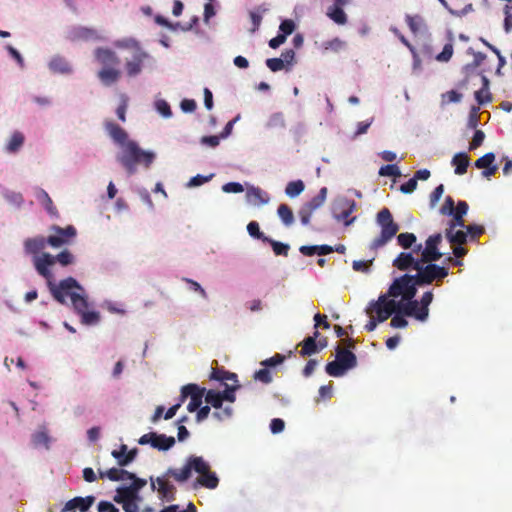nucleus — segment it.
<instances>
[{"label": "nucleus", "instance_id": "obj_38", "mask_svg": "<svg viewBox=\"0 0 512 512\" xmlns=\"http://www.w3.org/2000/svg\"><path fill=\"white\" fill-rule=\"evenodd\" d=\"M483 87L475 92V99L479 104H484L491 101V95L488 91L489 80L483 76Z\"/></svg>", "mask_w": 512, "mask_h": 512}, {"label": "nucleus", "instance_id": "obj_40", "mask_svg": "<svg viewBox=\"0 0 512 512\" xmlns=\"http://www.w3.org/2000/svg\"><path fill=\"white\" fill-rule=\"evenodd\" d=\"M327 188L326 187H322L319 191V193L313 197L309 202H307L305 205L307 207H309L310 209H312L313 211L316 210L317 208L321 207L325 200H326V197H327Z\"/></svg>", "mask_w": 512, "mask_h": 512}, {"label": "nucleus", "instance_id": "obj_30", "mask_svg": "<svg viewBox=\"0 0 512 512\" xmlns=\"http://www.w3.org/2000/svg\"><path fill=\"white\" fill-rule=\"evenodd\" d=\"M25 137L20 131H15L11 135L7 145L6 151L9 153H16L24 144Z\"/></svg>", "mask_w": 512, "mask_h": 512}, {"label": "nucleus", "instance_id": "obj_2", "mask_svg": "<svg viewBox=\"0 0 512 512\" xmlns=\"http://www.w3.org/2000/svg\"><path fill=\"white\" fill-rule=\"evenodd\" d=\"M413 275L404 274L396 278L386 293L381 294L376 303L379 319H389L400 301L410 300L416 296L417 284Z\"/></svg>", "mask_w": 512, "mask_h": 512}, {"label": "nucleus", "instance_id": "obj_29", "mask_svg": "<svg viewBox=\"0 0 512 512\" xmlns=\"http://www.w3.org/2000/svg\"><path fill=\"white\" fill-rule=\"evenodd\" d=\"M126 480H131L132 483L129 486H121L117 489L134 496H140V490L147 484L146 479L139 478L135 474L133 478H126Z\"/></svg>", "mask_w": 512, "mask_h": 512}, {"label": "nucleus", "instance_id": "obj_61", "mask_svg": "<svg viewBox=\"0 0 512 512\" xmlns=\"http://www.w3.org/2000/svg\"><path fill=\"white\" fill-rule=\"evenodd\" d=\"M279 30L281 31V35H285V38H287V36L292 34L295 30V23L290 19H286L281 22Z\"/></svg>", "mask_w": 512, "mask_h": 512}, {"label": "nucleus", "instance_id": "obj_48", "mask_svg": "<svg viewBox=\"0 0 512 512\" xmlns=\"http://www.w3.org/2000/svg\"><path fill=\"white\" fill-rule=\"evenodd\" d=\"M406 23L412 33L416 34L419 32L423 25V20L420 16L406 15Z\"/></svg>", "mask_w": 512, "mask_h": 512}, {"label": "nucleus", "instance_id": "obj_24", "mask_svg": "<svg viewBox=\"0 0 512 512\" xmlns=\"http://www.w3.org/2000/svg\"><path fill=\"white\" fill-rule=\"evenodd\" d=\"M99 477L101 479L108 478L111 481L126 480V478H133L134 473L124 469L110 468L107 471H99Z\"/></svg>", "mask_w": 512, "mask_h": 512}, {"label": "nucleus", "instance_id": "obj_11", "mask_svg": "<svg viewBox=\"0 0 512 512\" xmlns=\"http://www.w3.org/2000/svg\"><path fill=\"white\" fill-rule=\"evenodd\" d=\"M138 443L140 445L150 444L153 448L159 451H167L175 445V438L166 436L165 434H157L156 432H149L142 435Z\"/></svg>", "mask_w": 512, "mask_h": 512}, {"label": "nucleus", "instance_id": "obj_62", "mask_svg": "<svg viewBox=\"0 0 512 512\" xmlns=\"http://www.w3.org/2000/svg\"><path fill=\"white\" fill-rule=\"evenodd\" d=\"M371 264H372V260H368V261L355 260L352 263V267L357 272L367 273L370 270Z\"/></svg>", "mask_w": 512, "mask_h": 512}, {"label": "nucleus", "instance_id": "obj_9", "mask_svg": "<svg viewBox=\"0 0 512 512\" xmlns=\"http://www.w3.org/2000/svg\"><path fill=\"white\" fill-rule=\"evenodd\" d=\"M152 491H156L161 501L172 502L176 499V487L165 476L150 477Z\"/></svg>", "mask_w": 512, "mask_h": 512}, {"label": "nucleus", "instance_id": "obj_60", "mask_svg": "<svg viewBox=\"0 0 512 512\" xmlns=\"http://www.w3.org/2000/svg\"><path fill=\"white\" fill-rule=\"evenodd\" d=\"M504 14V30L506 33H509L512 30V5H505Z\"/></svg>", "mask_w": 512, "mask_h": 512}, {"label": "nucleus", "instance_id": "obj_17", "mask_svg": "<svg viewBox=\"0 0 512 512\" xmlns=\"http://www.w3.org/2000/svg\"><path fill=\"white\" fill-rule=\"evenodd\" d=\"M149 57L148 53L143 49H137L133 52V57L128 60L125 64L126 72L128 76L134 77L141 73L143 62Z\"/></svg>", "mask_w": 512, "mask_h": 512}, {"label": "nucleus", "instance_id": "obj_19", "mask_svg": "<svg viewBox=\"0 0 512 512\" xmlns=\"http://www.w3.org/2000/svg\"><path fill=\"white\" fill-rule=\"evenodd\" d=\"M395 310L402 312L407 317H413L416 320L422 322L426 321L428 318L419 316L422 313L420 311V303L418 300H415L414 298L410 300L400 301L399 305L396 307Z\"/></svg>", "mask_w": 512, "mask_h": 512}, {"label": "nucleus", "instance_id": "obj_42", "mask_svg": "<svg viewBox=\"0 0 512 512\" xmlns=\"http://www.w3.org/2000/svg\"><path fill=\"white\" fill-rule=\"evenodd\" d=\"M305 185L302 180L291 181L287 184L285 193L289 197H296L303 192Z\"/></svg>", "mask_w": 512, "mask_h": 512}, {"label": "nucleus", "instance_id": "obj_27", "mask_svg": "<svg viewBox=\"0 0 512 512\" xmlns=\"http://www.w3.org/2000/svg\"><path fill=\"white\" fill-rule=\"evenodd\" d=\"M49 69L53 73L60 74H70L72 72L69 62L61 56H55L50 60Z\"/></svg>", "mask_w": 512, "mask_h": 512}, {"label": "nucleus", "instance_id": "obj_45", "mask_svg": "<svg viewBox=\"0 0 512 512\" xmlns=\"http://www.w3.org/2000/svg\"><path fill=\"white\" fill-rule=\"evenodd\" d=\"M247 231H248L249 235L253 238H256L263 242H266V240H269V237L265 236L264 233L260 231L259 224L256 221H251L248 223Z\"/></svg>", "mask_w": 512, "mask_h": 512}, {"label": "nucleus", "instance_id": "obj_23", "mask_svg": "<svg viewBox=\"0 0 512 512\" xmlns=\"http://www.w3.org/2000/svg\"><path fill=\"white\" fill-rule=\"evenodd\" d=\"M95 497L92 495L86 497H75L67 502L68 510H78L80 512H86L93 505Z\"/></svg>", "mask_w": 512, "mask_h": 512}, {"label": "nucleus", "instance_id": "obj_46", "mask_svg": "<svg viewBox=\"0 0 512 512\" xmlns=\"http://www.w3.org/2000/svg\"><path fill=\"white\" fill-rule=\"evenodd\" d=\"M32 442L34 446H44L46 448L49 447L50 438L45 430L37 431L32 436Z\"/></svg>", "mask_w": 512, "mask_h": 512}, {"label": "nucleus", "instance_id": "obj_33", "mask_svg": "<svg viewBox=\"0 0 512 512\" xmlns=\"http://www.w3.org/2000/svg\"><path fill=\"white\" fill-rule=\"evenodd\" d=\"M300 355L302 357L311 356L319 351L318 344L314 337H306L301 343Z\"/></svg>", "mask_w": 512, "mask_h": 512}, {"label": "nucleus", "instance_id": "obj_63", "mask_svg": "<svg viewBox=\"0 0 512 512\" xmlns=\"http://www.w3.org/2000/svg\"><path fill=\"white\" fill-rule=\"evenodd\" d=\"M455 202L451 196L445 198V202L442 205L440 212L443 215H452L454 213Z\"/></svg>", "mask_w": 512, "mask_h": 512}, {"label": "nucleus", "instance_id": "obj_31", "mask_svg": "<svg viewBox=\"0 0 512 512\" xmlns=\"http://www.w3.org/2000/svg\"><path fill=\"white\" fill-rule=\"evenodd\" d=\"M445 236L453 245H464L468 240V235L463 230H446Z\"/></svg>", "mask_w": 512, "mask_h": 512}, {"label": "nucleus", "instance_id": "obj_5", "mask_svg": "<svg viewBox=\"0 0 512 512\" xmlns=\"http://www.w3.org/2000/svg\"><path fill=\"white\" fill-rule=\"evenodd\" d=\"M74 257L68 250H63L56 256L49 253H42L41 256H36L33 259V264L39 275L47 279L48 283H53L52 273L49 267L53 266L56 262H59L62 266H67L73 263Z\"/></svg>", "mask_w": 512, "mask_h": 512}, {"label": "nucleus", "instance_id": "obj_52", "mask_svg": "<svg viewBox=\"0 0 512 512\" xmlns=\"http://www.w3.org/2000/svg\"><path fill=\"white\" fill-rule=\"evenodd\" d=\"M453 55V44L452 40L445 44L441 53H439L435 58L439 62H448Z\"/></svg>", "mask_w": 512, "mask_h": 512}, {"label": "nucleus", "instance_id": "obj_1", "mask_svg": "<svg viewBox=\"0 0 512 512\" xmlns=\"http://www.w3.org/2000/svg\"><path fill=\"white\" fill-rule=\"evenodd\" d=\"M49 290L53 298L60 304H66L69 298L74 310L81 316L85 325H95L100 320L96 311H88V300L84 288L73 277L61 280L58 284L49 282Z\"/></svg>", "mask_w": 512, "mask_h": 512}, {"label": "nucleus", "instance_id": "obj_16", "mask_svg": "<svg viewBox=\"0 0 512 512\" xmlns=\"http://www.w3.org/2000/svg\"><path fill=\"white\" fill-rule=\"evenodd\" d=\"M420 264H424L422 259H416L413 252H401L394 260L393 266L400 271H406L410 268L417 271Z\"/></svg>", "mask_w": 512, "mask_h": 512}, {"label": "nucleus", "instance_id": "obj_22", "mask_svg": "<svg viewBox=\"0 0 512 512\" xmlns=\"http://www.w3.org/2000/svg\"><path fill=\"white\" fill-rule=\"evenodd\" d=\"M97 76L103 85L110 86L120 79L121 71L117 67H106L102 68Z\"/></svg>", "mask_w": 512, "mask_h": 512}, {"label": "nucleus", "instance_id": "obj_28", "mask_svg": "<svg viewBox=\"0 0 512 512\" xmlns=\"http://www.w3.org/2000/svg\"><path fill=\"white\" fill-rule=\"evenodd\" d=\"M470 158L465 152H460L454 155L451 164L455 167V174L463 175L467 172Z\"/></svg>", "mask_w": 512, "mask_h": 512}, {"label": "nucleus", "instance_id": "obj_56", "mask_svg": "<svg viewBox=\"0 0 512 512\" xmlns=\"http://www.w3.org/2000/svg\"><path fill=\"white\" fill-rule=\"evenodd\" d=\"M128 107V97L126 95H121V102L116 109L117 117L122 121H126V110Z\"/></svg>", "mask_w": 512, "mask_h": 512}, {"label": "nucleus", "instance_id": "obj_39", "mask_svg": "<svg viewBox=\"0 0 512 512\" xmlns=\"http://www.w3.org/2000/svg\"><path fill=\"white\" fill-rule=\"evenodd\" d=\"M285 126V118L282 112L273 113L266 123V127L269 129H283Z\"/></svg>", "mask_w": 512, "mask_h": 512}, {"label": "nucleus", "instance_id": "obj_55", "mask_svg": "<svg viewBox=\"0 0 512 512\" xmlns=\"http://www.w3.org/2000/svg\"><path fill=\"white\" fill-rule=\"evenodd\" d=\"M225 390L223 392H220L221 397L223 398V401H229L234 402L235 397V391L239 388L238 385H232L229 386L228 384H225Z\"/></svg>", "mask_w": 512, "mask_h": 512}, {"label": "nucleus", "instance_id": "obj_58", "mask_svg": "<svg viewBox=\"0 0 512 512\" xmlns=\"http://www.w3.org/2000/svg\"><path fill=\"white\" fill-rule=\"evenodd\" d=\"M485 139V134L482 130H476L474 133V136L472 138V141L469 144V150H475L478 147H480Z\"/></svg>", "mask_w": 512, "mask_h": 512}, {"label": "nucleus", "instance_id": "obj_10", "mask_svg": "<svg viewBox=\"0 0 512 512\" xmlns=\"http://www.w3.org/2000/svg\"><path fill=\"white\" fill-rule=\"evenodd\" d=\"M205 392L206 389L199 387L197 384H187L181 389V402L183 403L187 397H190L187 410L189 412H195L201 406Z\"/></svg>", "mask_w": 512, "mask_h": 512}, {"label": "nucleus", "instance_id": "obj_25", "mask_svg": "<svg viewBox=\"0 0 512 512\" xmlns=\"http://www.w3.org/2000/svg\"><path fill=\"white\" fill-rule=\"evenodd\" d=\"M299 251L304 256H314V255H327L334 251V248L329 245H303L299 248Z\"/></svg>", "mask_w": 512, "mask_h": 512}, {"label": "nucleus", "instance_id": "obj_43", "mask_svg": "<svg viewBox=\"0 0 512 512\" xmlns=\"http://www.w3.org/2000/svg\"><path fill=\"white\" fill-rule=\"evenodd\" d=\"M417 238L414 233L405 232L397 236V243L404 249H409L416 242Z\"/></svg>", "mask_w": 512, "mask_h": 512}, {"label": "nucleus", "instance_id": "obj_7", "mask_svg": "<svg viewBox=\"0 0 512 512\" xmlns=\"http://www.w3.org/2000/svg\"><path fill=\"white\" fill-rule=\"evenodd\" d=\"M204 468L203 457L191 455L187 458L185 465L182 468H168L163 475L169 480L172 478L176 482H186L192 474V471L202 472Z\"/></svg>", "mask_w": 512, "mask_h": 512}, {"label": "nucleus", "instance_id": "obj_13", "mask_svg": "<svg viewBox=\"0 0 512 512\" xmlns=\"http://www.w3.org/2000/svg\"><path fill=\"white\" fill-rule=\"evenodd\" d=\"M441 241L442 235L440 233L427 238L425 247L421 252V259L424 264L438 261L442 257V253L438 250V245Z\"/></svg>", "mask_w": 512, "mask_h": 512}, {"label": "nucleus", "instance_id": "obj_18", "mask_svg": "<svg viewBox=\"0 0 512 512\" xmlns=\"http://www.w3.org/2000/svg\"><path fill=\"white\" fill-rule=\"evenodd\" d=\"M94 56L97 62L102 65V68L118 67L120 63L117 54L108 48H97L94 51Z\"/></svg>", "mask_w": 512, "mask_h": 512}, {"label": "nucleus", "instance_id": "obj_36", "mask_svg": "<svg viewBox=\"0 0 512 512\" xmlns=\"http://www.w3.org/2000/svg\"><path fill=\"white\" fill-rule=\"evenodd\" d=\"M277 214L285 226H291L293 224L294 214L287 204H280L277 209Z\"/></svg>", "mask_w": 512, "mask_h": 512}, {"label": "nucleus", "instance_id": "obj_15", "mask_svg": "<svg viewBox=\"0 0 512 512\" xmlns=\"http://www.w3.org/2000/svg\"><path fill=\"white\" fill-rule=\"evenodd\" d=\"M204 468L202 472H197L199 476L197 477L194 486L197 485L207 488V489H215L219 484V479L215 472L210 470V465L203 459Z\"/></svg>", "mask_w": 512, "mask_h": 512}, {"label": "nucleus", "instance_id": "obj_6", "mask_svg": "<svg viewBox=\"0 0 512 512\" xmlns=\"http://www.w3.org/2000/svg\"><path fill=\"white\" fill-rule=\"evenodd\" d=\"M357 366V358L353 352L348 349L337 347L336 359L327 363L326 373L332 377H340L344 373Z\"/></svg>", "mask_w": 512, "mask_h": 512}, {"label": "nucleus", "instance_id": "obj_64", "mask_svg": "<svg viewBox=\"0 0 512 512\" xmlns=\"http://www.w3.org/2000/svg\"><path fill=\"white\" fill-rule=\"evenodd\" d=\"M157 111L164 117L168 118L172 115L170 105L165 100H159L156 102Z\"/></svg>", "mask_w": 512, "mask_h": 512}, {"label": "nucleus", "instance_id": "obj_35", "mask_svg": "<svg viewBox=\"0 0 512 512\" xmlns=\"http://www.w3.org/2000/svg\"><path fill=\"white\" fill-rule=\"evenodd\" d=\"M247 197L250 202L254 204H266L269 201L267 193L263 192L260 188L252 187L247 191Z\"/></svg>", "mask_w": 512, "mask_h": 512}, {"label": "nucleus", "instance_id": "obj_49", "mask_svg": "<svg viewBox=\"0 0 512 512\" xmlns=\"http://www.w3.org/2000/svg\"><path fill=\"white\" fill-rule=\"evenodd\" d=\"M266 243H269L272 246V249H273V252L275 253V255H277V256L278 255H282V256L288 255V251H289L288 244H284V243L275 241L271 238H269V240H266Z\"/></svg>", "mask_w": 512, "mask_h": 512}, {"label": "nucleus", "instance_id": "obj_47", "mask_svg": "<svg viewBox=\"0 0 512 512\" xmlns=\"http://www.w3.org/2000/svg\"><path fill=\"white\" fill-rule=\"evenodd\" d=\"M392 319L390 321V326L392 328H405L408 325V321L405 319L407 317L402 312L395 310L392 314Z\"/></svg>", "mask_w": 512, "mask_h": 512}, {"label": "nucleus", "instance_id": "obj_12", "mask_svg": "<svg viewBox=\"0 0 512 512\" xmlns=\"http://www.w3.org/2000/svg\"><path fill=\"white\" fill-rule=\"evenodd\" d=\"M55 234H52L47 237L48 245L58 248L62 245L68 243L70 239L76 236V229L72 225H68L65 228H61L60 226L53 225L50 229Z\"/></svg>", "mask_w": 512, "mask_h": 512}, {"label": "nucleus", "instance_id": "obj_44", "mask_svg": "<svg viewBox=\"0 0 512 512\" xmlns=\"http://www.w3.org/2000/svg\"><path fill=\"white\" fill-rule=\"evenodd\" d=\"M432 300H433L432 291H427L422 295L421 300L419 301L420 311L422 312L419 315L420 317H428L429 316V305L431 304Z\"/></svg>", "mask_w": 512, "mask_h": 512}, {"label": "nucleus", "instance_id": "obj_41", "mask_svg": "<svg viewBox=\"0 0 512 512\" xmlns=\"http://www.w3.org/2000/svg\"><path fill=\"white\" fill-rule=\"evenodd\" d=\"M205 401L216 409L221 408L223 404L220 392L212 389L205 392Z\"/></svg>", "mask_w": 512, "mask_h": 512}, {"label": "nucleus", "instance_id": "obj_3", "mask_svg": "<svg viewBox=\"0 0 512 512\" xmlns=\"http://www.w3.org/2000/svg\"><path fill=\"white\" fill-rule=\"evenodd\" d=\"M122 147L123 150L117 156V160L129 174L135 173L137 164L149 167L154 160L155 155L152 152L142 150L134 141H128Z\"/></svg>", "mask_w": 512, "mask_h": 512}, {"label": "nucleus", "instance_id": "obj_21", "mask_svg": "<svg viewBox=\"0 0 512 512\" xmlns=\"http://www.w3.org/2000/svg\"><path fill=\"white\" fill-rule=\"evenodd\" d=\"M105 129L108 132L109 136L116 142L117 144L123 146L128 142V134L127 132L118 124L107 121L105 123Z\"/></svg>", "mask_w": 512, "mask_h": 512}, {"label": "nucleus", "instance_id": "obj_50", "mask_svg": "<svg viewBox=\"0 0 512 512\" xmlns=\"http://www.w3.org/2000/svg\"><path fill=\"white\" fill-rule=\"evenodd\" d=\"M495 160V155L492 152L486 153L482 157L478 158L475 161V166L479 169H484L490 167Z\"/></svg>", "mask_w": 512, "mask_h": 512}, {"label": "nucleus", "instance_id": "obj_8", "mask_svg": "<svg viewBox=\"0 0 512 512\" xmlns=\"http://www.w3.org/2000/svg\"><path fill=\"white\" fill-rule=\"evenodd\" d=\"M420 264L417 273L413 275L418 286L429 285L433 281H441L448 276V268L434 264L433 262Z\"/></svg>", "mask_w": 512, "mask_h": 512}, {"label": "nucleus", "instance_id": "obj_4", "mask_svg": "<svg viewBox=\"0 0 512 512\" xmlns=\"http://www.w3.org/2000/svg\"><path fill=\"white\" fill-rule=\"evenodd\" d=\"M376 223L381 228L380 234L371 242V249L377 250L392 240L399 231V224L393 219L391 211L384 207L376 216Z\"/></svg>", "mask_w": 512, "mask_h": 512}, {"label": "nucleus", "instance_id": "obj_34", "mask_svg": "<svg viewBox=\"0 0 512 512\" xmlns=\"http://www.w3.org/2000/svg\"><path fill=\"white\" fill-rule=\"evenodd\" d=\"M327 16L338 25L347 23V15L341 7L333 5L328 9Z\"/></svg>", "mask_w": 512, "mask_h": 512}, {"label": "nucleus", "instance_id": "obj_20", "mask_svg": "<svg viewBox=\"0 0 512 512\" xmlns=\"http://www.w3.org/2000/svg\"><path fill=\"white\" fill-rule=\"evenodd\" d=\"M48 244L47 238L43 236H37L33 238H27L24 241V250L27 254L33 255V258L36 256H40L39 253L42 251L46 245Z\"/></svg>", "mask_w": 512, "mask_h": 512}, {"label": "nucleus", "instance_id": "obj_51", "mask_svg": "<svg viewBox=\"0 0 512 512\" xmlns=\"http://www.w3.org/2000/svg\"><path fill=\"white\" fill-rule=\"evenodd\" d=\"M380 176L398 177L401 175L399 167L395 164H387L379 169Z\"/></svg>", "mask_w": 512, "mask_h": 512}, {"label": "nucleus", "instance_id": "obj_57", "mask_svg": "<svg viewBox=\"0 0 512 512\" xmlns=\"http://www.w3.org/2000/svg\"><path fill=\"white\" fill-rule=\"evenodd\" d=\"M266 65L272 72H278L286 68L284 60L281 58H269L266 60Z\"/></svg>", "mask_w": 512, "mask_h": 512}, {"label": "nucleus", "instance_id": "obj_26", "mask_svg": "<svg viewBox=\"0 0 512 512\" xmlns=\"http://www.w3.org/2000/svg\"><path fill=\"white\" fill-rule=\"evenodd\" d=\"M376 303H377V300H373L369 303V305L367 306L366 308V313L367 315L370 317V320L368 321V323L365 325V329L368 331V332H372L376 329L378 323H382L384 321H386L387 319H383V320H380L379 319V316H378V313H377V307H376Z\"/></svg>", "mask_w": 512, "mask_h": 512}, {"label": "nucleus", "instance_id": "obj_37", "mask_svg": "<svg viewBox=\"0 0 512 512\" xmlns=\"http://www.w3.org/2000/svg\"><path fill=\"white\" fill-rule=\"evenodd\" d=\"M210 379L221 382L226 380H233L234 382H237V375L224 369L214 368L210 374Z\"/></svg>", "mask_w": 512, "mask_h": 512}, {"label": "nucleus", "instance_id": "obj_59", "mask_svg": "<svg viewBox=\"0 0 512 512\" xmlns=\"http://www.w3.org/2000/svg\"><path fill=\"white\" fill-rule=\"evenodd\" d=\"M182 280L190 285L191 290L199 293L203 299L208 298V295H207L205 289L198 282H196L190 278H183Z\"/></svg>", "mask_w": 512, "mask_h": 512}, {"label": "nucleus", "instance_id": "obj_32", "mask_svg": "<svg viewBox=\"0 0 512 512\" xmlns=\"http://www.w3.org/2000/svg\"><path fill=\"white\" fill-rule=\"evenodd\" d=\"M37 199L43 204L45 209L50 215L56 216L57 215V209L53 204L52 199L48 195V193L43 189L37 190Z\"/></svg>", "mask_w": 512, "mask_h": 512}, {"label": "nucleus", "instance_id": "obj_54", "mask_svg": "<svg viewBox=\"0 0 512 512\" xmlns=\"http://www.w3.org/2000/svg\"><path fill=\"white\" fill-rule=\"evenodd\" d=\"M484 231L485 229L481 225L472 224L466 226V233L468 237H470V240L477 239L480 235L484 233Z\"/></svg>", "mask_w": 512, "mask_h": 512}, {"label": "nucleus", "instance_id": "obj_14", "mask_svg": "<svg viewBox=\"0 0 512 512\" xmlns=\"http://www.w3.org/2000/svg\"><path fill=\"white\" fill-rule=\"evenodd\" d=\"M113 500L122 506L124 512H139V504L142 502L141 496H134L116 489Z\"/></svg>", "mask_w": 512, "mask_h": 512}, {"label": "nucleus", "instance_id": "obj_53", "mask_svg": "<svg viewBox=\"0 0 512 512\" xmlns=\"http://www.w3.org/2000/svg\"><path fill=\"white\" fill-rule=\"evenodd\" d=\"M254 379L264 384L272 382V375L268 368L264 367L254 373Z\"/></svg>", "mask_w": 512, "mask_h": 512}]
</instances>
